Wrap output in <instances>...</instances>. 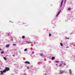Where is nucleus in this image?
I'll use <instances>...</instances> for the list:
<instances>
[{
	"label": "nucleus",
	"instance_id": "f257e3e1",
	"mask_svg": "<svg viewBox=\"0 0 75 75\" xmlns=\"http://www.w3.org/2000/svg\"><path fill=\"white\" fill-rule=\"evenodd\" d=\"M8 71H10V68L8 67H6L5 69L4 70H3V72H4V73H5Z\"/></svg>",
	"mask_w": 75,
	"mask_h": 75
},
{
	"label": "nucleus",
	"instance_id": "f03ea898",
	"mask_svg": "<svg viewBox=\"0 0 75 75\" xmlns=\"http://www.w3.org/2000/svg\"><path fill=\"white\" fill-rule=\"evenodd\" d=\"M64 71H61L60 70V74H62L64 73Z\"/></svg>",
	"mask_w": 75,
	"mask_h": 75
},
{
	"label": "nucleus",
	"instance_id": "7ed1b4c3",
	"mask_svg": "<svg viewBox=\"0 0 75 75\" xmlns=\"http://www.w3.org/2000/svg\"><path fill=\"white\" fill-rule=\"evenodd\" d=\"M25 64H30V63L29 62L26 61L25 62Z\"/></svg>",
	"mask_w": 75,
	"mask_h": 75
},
{
	"label": "nucleus",
	"instance_id": "20e7f679",
	"mask_svg": "<svg viewBox=\"0 0 75 75\" xmlns=\"http://www.w3.org/2000/svg\"><path fill=\"white\" fill-rule=\"evenodd\" d=\"M61 12V11H60L58 13V14L56 15V17H57V16L59 14V13H60V12Z\"/></svg>",
	"mask_w": 75,
	"mask_h": 75
},
{
	"label": "nucleus",
	"instance_id": "39448f33",
	"mask_svg": "<svg viewBox=\"0 0 75 75\" xmlns=\"http://www.w3.org/2000/svg\"><path fill=\"white\" fill-rule=\"evenodd\" d=\"M9 46H10L9 45H6V47H7V48H8V47H9Z\"/></svg>",
	"mask_w": 75,
	"mask_h": 75
},
{
	"label": "nucleus",
	"instance_id": "423d86ee",
	"mask_svg": "<svg viewBox=\"0 0 75 75\" xmlns=\"http://www.w3.org/2000/svg\"><path fill=\"white\" fill-rule=\"evenodd\" d=\"M69 74H72V71H71V69L69 70Z\"/></svg>",
	"mask_w": 75,
	"mask_h": 75
},
{
	"label": "nucleus",
	"instance_id": "0eeeda50",
	"mask_svg": "<svg viewBox=\"0 0 75 75\" xmlns=\"http://www.w3.org/2000/svg\"><path fill=\"white\" fill-rule=\"evenodd\" d=\"M54 59H55V57H52V60H54Z\"/></svg>",
	"mask_w": 75,
	"mask_h": 75
},
{
	"label": "nucleus",
	"instance_id": "6e6552de",
	"mask_svg": "<svg viewBox=\"0 0 75 75\" xmlns=\"http://www.w3.org/2000/svg\"><path fill=\"white\" fill-rule=\"evenodd\" d=\"M62 3H63V0H62V2H61V7L62 6Z\"/></svg>",
	"mask_w": 75,
	"mask_h": 75
},
{
	"label": "nucleus",
	"instance_id": "1a4fd4ad",
	"mask_svg": "<svg viewBox=\"0 0 75 75\" xmlns=\"http://www.w3.org/2000/svg\"><path fill=\"white\" fill-rule=\"evenodd\" d=\"M0 72H1V75H3V71H1Z\"/></svg>",
	"mask_w": 75,
	"mask_h": 75
},
{
	"label": "nucleus",
	"instance_id": "9d476101",
	"mask_svg": "<svg viewBox=\"0 0 75 75\" xmlns=\"http://www.w3.org/2000/svg\"><path fill=\"white\" fill-rule=\"evenodd\" d=\"M40 56H44V55L42 54V53H40Z\"/></svg>",
	"mask_w": 75,
	"mask_h": 75
},
{
	"label": "nucleus",
	"instance_id": "9b49d317",
	"mask_svg": "<svg viewBox=\"0 0 75 75\" xmlns=\"http://www.w3.org/2000/svg\"><path fill=\"white\" fill-rule=\"evenodd\" d=\"M4 51H2L1 52V54H4Z\"/></svg>",
	"mask_w": 75,
	"mask_h": 75
},
{
	"label": "nucleus",
	"instance_id": "f8f14e48",
	"mask_svg": "<svg viewBox=\"0 0 75 75\" xmlns=\"http://www.w3.org/2000/svg\"><path fill=\"white\" fill-rule=\"evenodd\" d=\"M4 58L5 60H7V58H6L4 57Z\"/></svg>",
	"mask_w": 75,
	"mask_h": 75
},
{
	"label": "nucleus",
	"instance_id": "ddd939ff",
	"mask_svg": "<svg viewBox=\"0 0 75 75\" xmlns=\"http://www.w3.org/2000/svg\"><path fill=\"white\" fill-rule=\"evenodd\" d=\"M11 38L12 39H11L10 40L11 41H13V38Z\"/></svg>",
	"mask_w": 75,
	"mask_h": 75
},
{
	"label": "nucleus",
	"instance_id": "4468645a",
	"mask_svg": "<svg viewBox=\"0 0 75 75\" xmlns=\"http://www.w3.org/2000/svg\"><path fill=\"white\" fill-rule=\"evenodd\" d=\"M68 10L69 11L70 10H71V8H68Z\"/></svg>",
	"mask_w": 75,
	"mask_h": 75
},
{
	"label": "nucleus",
	"instance_id": "2eb2a0df",
	"mask_svg": "<svg viewBox=\"0 0 75 75\" xmlns=\"http://www.w3.org/2000/svg\"><path fill=\"white\" fill-rule=\"evenodd\" d=\"M60 45H61V46H63V45H62V43H60Z\"/></svg>",
	"mask_w": 75,
	"mask_h": 75
},
{
	"label": "nucleus",
	"instance_id": "dca6fc26",
	"mask_svg": "<svg viewBox=\"0 0 75 75\" xmlns=\"http://www.w3.org/2000/svg\"><path fill=\"white\" fill-rule=\"evenodd\" d=\"M66 39H67V40H69V38H67V37H66Z\"/></svg>",
	"mask_w": 75,
	"mask_h": 75
},
{
	"label": "nucleus",
	"instance_id": "f3484780",
	"mask_svg": "<svg viewBox=\"0 0 75 75\" xmlns=\"http://www.w3.org/2000/svg\"><path fill=\"white\" fill-rule=\"evenodd\" d=\"M25 38V36H23V37H22V38L23 39H24V38Z\"/></svg>",
	"mask_w": 75,
	"mask_h": 75
},
{
	"label": "nucleus",
	"instance_id": "a211bd4d",
	"mask_svg": "<svg viewBox=\"0 0 75 75\" xmlns=\"http://www.w3.org/2000/svg\"><path fill=\"white\" fill-rule=\"evenodd\" d=\"M24 51H27V49H25L24 50Z\"/></svg>",
	"mask_w": 75,
	"mask_h": 75
},
{
	"label": "nucleus",
	"instance_id": "6ab92c4d",
	"mask_svg": "<svg viewBox=\"0 0 75 75\" xmlns=\"http://www.w3.org/2000/svg\"><path fill=\"white\" fill-rule=\"evenodd\" d=\"M49 37H51V34L50 33L49 34Z\"/></svg>",
	"mask_w": 75,
	"mask_h": 75
},
{
	"label": "nucleus",
	"instance_id": "aec40b11",
	"mask_svg": "<svg viewBox=\"0 0 75 75\" xmlns=\"http://www.w3.org/2000/svg\"><path fill=\"white\" fill-rule=\"evenodd\" d=\"M55 62H58V61H56Z\"/></svg>",
	"mask_w": 75,
	"mask_h": 75
},
{
	"label": "nucleus",
	"instance_id": "412c9836",
	"mask_svg": "<svg viewBox=\"0 0 75 75\" xmlns=\"http://www.w3.org/2000/svg\"><path fill=\"white\" fill-rule=\"evenodd\" d=\"M62 66V64H60V65H59V67H60L61 66Z\"/></svg>",
	"mask_w": 75,
	"mask_h": 75
},
{
	"label": "nucleus",
	"instance_id": "4be33fe9",
	"mask_svg": "<svg viewBox=\"0 0 75 75\" xmlns=\"http://www.w3.org/2000/svg\"><path fill=\"white\" fill-rule=\"evenodd\" d=\"M8 36L9 35H10V34L9 33H8Z\"/></svg>",
	"mask_w": 75,
	"mask_h": 75
},
{
	"label": "nucleus",
	"instance_id": "5701e85b",
	"mask_svg": "<svg viewBox=\"0 0 75 75\" xmlns=\"http://www.w3.org/2000/svg\"><path fill=\"white\" fill-rule=\"evenodd\" d=\"M13 45H16V44H14Z\"/></svg>",
	"mask_w": 75,
	"mask_h": 75
},
{
	"label": "nucleus",
	"instance_id": "b1692460",
	"mask_svg": "<svg viewBox=\"0 0 75 75\" xmlns=\"http://www.w3.org/2000/svg\"><path fill=\"white\" fill-rule=\"evenodd\" d=\"M66 48H69V47H68V46Z\"/></svg>",
	"mask_w": 75,
	"mask_h": 75
},
{
	"label": "nucleus",
	"instance_id": "393cba45",
	"mask_svg": "<svg viewBox=\"0 0 75 75\" xmlns=\"http://www.w3.org/2000/svg\"><path fill=\"white\" fill-rule=\"evenodd\" d=\"M28 43H32V42H29Z\"/></svg>",
	"mask_w": 75,
	"mask_h": 75
},
{
	"label": "nucleus",
	"instance_id": "a878e982",
	"mask_svg": "<svg viewBox=\"0 0 75 75\" xmlns=\"http://www.w3.org/2000/svg\"><path fill=\"white\" fill-rule=\"evenodd\" d=\"M56 66H58V64H56Z\"/></svg>",
	"mask_w": 75,
	"mask_h": 75
},
{
	"label": "nucleus",
	"instance_id": "bb28decb",
	"mask_svg": "<svg viewBox=\"0 0 75 75\" xmlns=\"http://www.w3.org/2000/svg\"><path fill=\"white\" fill-rule=\"evenodd\" d=\"M0 51H1V48H0Z\"/></svg>",
	"mask_w": 75,
	"mask_h": 75
},
{
	"label": "nucleus",
	"instance_id": "cd10ccee",
	"mask_svg": "<svg viewBox=\"0 0 75 75\" xmlns=\"http://www.w3.org/2000/svg\"><path fill=\"white\" fill-rule=\"evenodd\" d=\"M64 65H66V64H65L64 63Z\"/></svg>",
	"mask_w": 75,
	"mask_h": 75
},
{
	"label": "nucleus",
	"instance_id": "c85d7f7f",
	"mask_svg": "<svg viewBox=\"0 0 75 75\" xmlns=\"http://www.w3.org/2000/svg\"><path fill=\"white\" fill-rule=\"evenodd\" d=\"M74 47H75V45H74Z\"/></svg>",
	"mask_w": 75,
	"mask_h": 75
},
{
	"label": "nucleus",
	"instance_id": "c756f323",
	"mask_svg": "<svg viewBox=\"0 0 75 75\" xmlns=\"http://www.w3.org/2000/svg\"><path fill=\"white\" fill-rule=\"evenodd\" d=\"M1 61V60H0V62Z\"/></svg>",
	"mask_w": 75,
	"mask_h": 75
},
{
	"label": "nucleus",
	"instance_id": "7c9ffc66",
	"mask_svg": "<svg viewBox=\"0 0 75 75\" xmlns=\"http://www.w3.org/2000/svg\"><path fill=\"white\" fill-rule=\"evenodd\" d=\"M66 0H65V1H66Z\"/></svg>",
	"mask_w": 75,
	"mask_h": 75
}]
</instances>
